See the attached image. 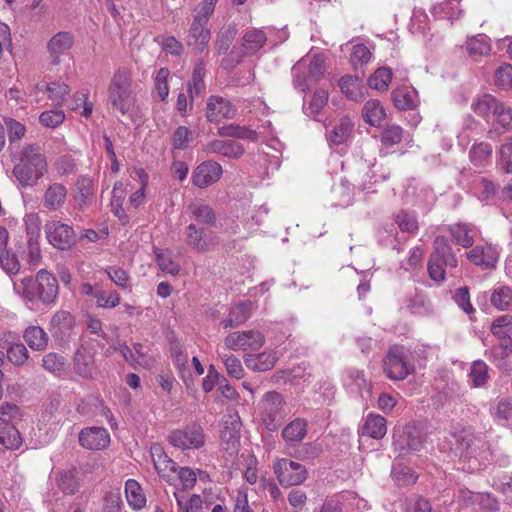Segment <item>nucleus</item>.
<instances>
[{
  "mask_svg": "<svg viewBox=\"0 0 512 512\" xmlns=\"http://www.w3.org/2000/svg\"><path fill=\"white\" fill-rule=\"evenodd\" d=\"M237 33L238 29L234 23L225 25L219 30L215 40V49L218 55L227 53Z\"/></svg>",
  "mask_w": 512,
  "mask_h": 512,
  "instance_id": "nucleus-40",
  "label": "nucleus"
},
{
  "mask_svg": "<svg viewBox=\"0 0 512 512\" xmlns=\"http://www.w3.org/2000/svg\"><path fill=\"white\" fill-rule=\"evenodd\" d=\"M466 51L472 57L488 56L491 52V45L485 35L472 36L467 39L465 44Z\"/></svg>",
  "mask_w": 512,
  "mask_h": 512,
  "instance_id": "nucleus-46",
  "label": "nucleus"
},
{
  "mask_svg": "<svg viewBox=\"0 0 512 512\" xmlns=\"http://www.w3.org/2000/svg\"><path fill=\"white\" fill-rule=\"evenodd\" d=\"M58 489L65 495H75L80 490V480L73 470H59L55 474Z\"/></svg>",
  "mask_w": 512,
  "mask_h": 512,
  "instance_id": "nucleus-27",
  "label": "nucleus"
},
{
  "mask_svg": "<svg viewBox=\"0 0 512 512\" xmlns=\"http://www.w3.org/2000/svg\"><path fill=\"white\" fill-rule=\"evenodd\" d=\"M205 433L198 424L187 425L183 429L173 430L168 436V442L182 450L199 449L205 444Z\"/></svg>",
  "mask_w": 512,
  "mask_h": 512,
  "instance_id": "nucleus-6",
  "label": "nucleus"
},
{
  "mask_svg": "<svg viewBox=\"0 0 512 512\" xmlns=\"http://www.w3.org/2000/svg\"><path fill=\"white\" fill-rule=\"evenodd\" d=\"M205 67L203 61L197 63L194 67L192 78L188 83V92L191 100L194 96L202 95L205 91L204 83Z\"/></svg>",
  "mask_w": 512,
  "mask_h": 512,
  "instance_id": "nucleus-47",
  "label": "nucleus"
},
{
  "mask_svg": "<svg viewBox=\"0 0 512 512\" xmlns=\"http://www.w3.org/2000/svg\"><path fill=\"white\" fill-rule=\"evenodd\" d=\"M151 455L154 467L160 475L165 476L168 472L175 471L176 463L164 453L159 445L151 447Z\"/></svg>",
  "mask_w": 512,
  "mask_h": 512,
  "instance_id": "nucleus-42",
  "label": "nucleus"
},
{
  "mask_svg": "<svg viewBox=\"0 0 512 512\" xmlns=\"http://www.w3.org/2000/svg\"><path fill=\"white\" fill-rule=\"evenodd\" d=\"M431 257L443 261L449 267L455 268L458 265L457 258L452 251L449 241L444 236H437L433 242V251Z\"/></svg>",
  "mask_w": 512,
  "mask_h": 512,
  "instance_id": "nucleus-25",
  "label": "nucleus"
},
{
  "mask_svg": "<svg viewBox=\"0 0 512 512\" xmlns=\"http://www.w3.org/2000/svg\"><path fill=\"white\" fill-rule=\"evenodd\" d=\"M404 131L401 126L388 124L383 127L380 135V141L385 147H392L402 141Z\"/></svg>",
  "mask_w": 512,
  "mask_h": 512,
  "instance_id": "nucleus-51",
  "label": "nucleus"
},
{
  "mask_svg": "<svg viewBox=\"0 0 512 512\" xmlns=\"http://www.w3.org/2000/svg\"><path fill=\"white\" fill-rule=\"evenodd\" d=\"M125 493L128 504L138 510L145 506L146 498L142 493V488L134 479H129L125 484Z\"/></svg>",
  "mask_w": 512,
  "mask_h": 512,
  "instance_id": "nucleus-43",
  "label": "nucleus"
},
{
  "mask_svg": "<svg viewBox=\"0 0 512 512\" xmlns=\"http://www.w3.org/2000/svg\"><path fill=\"white\" fill-rule=\"evenodd\" d=\"M492 155V146L485 142L474 144L470 151L469 157L475 166H482Z\"/></svg>",
  "mask_w": 512,
  "mask_h": 512,
  "instance_id": "nucleus-54",
  "label": "nucleus"
},
{
  "mask_svg": "<svg viewBox=\"0 0 512 512\" xmlns=\"http://www.w3.org/2000/svg\"><path fill=\"white\" fill-rule=\"evenodd\" d=\"M45 232L49 243L60 250L68 249L76 243L74 229L60 221L47 223Z\"/></svg>",
  "mask_w": 512,
  "mask_h": 512,
  "instance_id": "nucleus-11",
  "label": "nucleus"
},
{
  "mask_svg": "<svg viewBox=\"0 0 512 512\" xmlns=\"http://www.w3.org/2000/svg\"><path fill=\"white\" fill-rule=\"evenodd\" d=\"M236 115V108L232 103L221 96L209 97L206 107V118L209 122L218 123L222 119H232Z\"/></svg>",
  "mask_w": 512,
  "mask_h": 512,
  "instance_id": "nucleus-14",
  "label": "nucleus"
},
{
  "mask_svg": "<svg viewBox=\"0 0 512 512\" xmlns=\"http://www.w3.org/2000/svg\"><path fill=\"white\" fill-rule=\"evenodd\" d=\"M328 102V92L324 89H318L314 92L312 100L307 108L311 116L318 115Z\"/></svg>",
  "mask_w": 512,
  "mask_h": 512,
  "instance_id": "nucleus-63",
  "label": "nucleus"
},
{
  "mask_svg": "<svg viewBox=\"0 0 512 512\" xmlns=\"http://www.w3.org/2000/svg\"><path fill=\"white\" fill-rule=\"evenodd\" d=\"M352 123L349 118H341L339 123L333 128L331 132V140L335 144H341L347 140L351 131Z\"/></svg>",
  "mask_w": 512,
  "mask_h": 512,
  "instance_id": "nucleus-59",
  "label": "nucleus"
},
{
  "mask_svg": "<svg viewBox=\"0 0 512 512\" xmlns=\"http://www.w3.org/2000/svg\"><path fill=\"white\" fill-rule=\"evenodd\" d=\"M217 135L220 137H230L251 141H255L258 138V133L255 130H252L247 126H241L235 123L219 127L217 130Z\"/></svg>",
  "mask_w": 512,
  "mask_h": 512,
  "instance_id": "nucleus-35",
  "label": "nucleus"
},
{
  "mask_svg": "<svg viewBox=\"0 0 512 512\" xmlns=\"http://www.w3.org/2000/svg\"><path fill=\"white\" fill-rule=\"evenodd\" d=\"M207 153L219 154L230 159L240 158L244 152V146L235 140H219L210 141L205 146Z\"/></svg>",
  "mask_w": 512,
  "mask_h": 512,
  "instance_id": "nucleus-18",
  "label": "nucleus"
},
{
  "mask_svg": "<svg viewBox=\"0 0 512 512\" xmlns=\"http://www.w3.org/2000/svg\"><path fill=\"white\" fill-rule=\"evenodd\" d=\"M471 263L482 269H493L498 261V252L491 245L476 246L467 253Z\"/></svg>",
  "mask_w": 512,
  "mask_h": 512,
  "instance_id": "nucleus-17",
  "label": "nucleus"
},
{
  "mask_svg": "<svg viewBox=\"0 0 512 512\" xmlns=\"http://www.w3.org/2000/svg\"><path fill=\"white\" fill-rule=\"evenodd\" d=\"M416 90L413 87H399L392 91L391 98L398 110L414 109L417 106Z\"/></svg>",
  "mask_w": 512,
  "mask_h": 512,
  "instance_id": "nucleus-31",
  "label": "nucleus"
},
{
  "mask_svg": "<svg viewBox=\"0 0 512 512\" xmlns=\"http://www.w3.org/2000/svg\"><path fill=\"white\" fill-rule=\"evenodd\" d=\"M222 166L208 160L200 163L192 173V183L198 188H206L216 183L222 175Z\"/></svg>",
  "mask_w": 512,
  "mask_h": 512,
  "instance_id": "nucleus-12",
  "label": "nucleus"
},
{
  "mask_svg": "<svg viewBox=\"0 0 512 512\" xmlns=\"http://www.w3.org/2000/svg\"><path fill=\"white\" fill-rule=\"evenodd\" d=\"M341 91L345 96L355 102H360L364 99L365 87L362 85V80L357 76L346 75L339 81Z\"/></svg>",
  "mask_w": 512,
  "mask_h": 512,
  "instance_id": "nucleus-30",
  "label": "nucleus"
},
{
  "mask_svg": "<svg viewBox=\"0 0 512 512\" xmlns=\"http://www.w3.org/2000/svg\"><path fill=\"white\" fill-rule=\"evenodd\" d=\"M75 373L82 378H91L95 370V359L93 353L85 348L78 349L74 355Z\"/></svg>",
  "mask_w": 512,
  "mask_h": 512,
  "instance_id": "nucleus-24",
  "label": "nucleus"
},
{
  "mask_svg": "<svg viewBox=\"0 0 512 512\" xmlns=\"http://www.w3.org/2000/svg\"><path fill=\"white\" fill-rule=\"evenodd\" d=\"M469 376L474 387H483L489 379L488 366L482 360H476L472 363Z\"/></svg>",
  "mask_w": 512,
  "mask_h": 512,
  "instance_id": "nucleus-53",
  "label": "nucleus"
},
{
  "mask_svg": "<svg viewBox=\"0 0 512 512\" xmlns=\"http://www.w3.org/2000/svg\"><path fill=\"white\" fill-rule=\"evenodd\" d=\"M391 79V70L386 67H380L368 78V85L378 91H386Z\"/></svg>",
  "mask_w": 512,
  "mask_h": 512,
  "instance_id": "nucleus-52",
  "label": "nucleus"
},
{
  "mask_svg": "<svg viewBox=\"0 0 512 512\" xmlns=\"http://www.w3.org/2000/svg\"><path fill=\"white\" fill-rule=\"evenodd\" d=\"M362 116L366 123L376 127L386 118V113L379 100L371 99L364 104Z\"/></svg>",
  "mask_w": 512,
  "mask_h": 512,
  "instance_id": "nucleus-38",
  "label": "nucleus"
},
{
  "mask_svg": "<svg viewBox=\"0 0 512 512\" xmlns=\"http://www.w3.org/2000/svg\"><path fill=\"white\" fill-rule=\"evenodd\" d=\"M252 309L251 301L239 302L230 309L228 316L220 324L224 329L238 327L250 318Z\"/></svg>",
  "mask_w": 512,
  "mask_h": 512,
  "instance_id": "nucleus-19",
  "label": "nucleus"
},
{
  "mask_svg": "<svg viewBox=\"0 0 512 512\" xmlns=\"http://www.w3.org/2000/svg\"><path fill=\"white\" fill-rule=\"evenodd\" d=\"M512 130V108L500 102L494 113L492 127L487 132V138L494 140L497 136Z\"/></svg>",
  "mask_w": 512,
  "mask_h": 512,
  "instance_id": "nucleus-16",
  "label": "nucleus"
},
{
  "mask_svg": "<svg viewBox=\"0 0 512 512\" xmlns=\"http://www.w3.org/2000/svg\"><path fill=\"white\" fill-rule=\"evenodd\" d=\"M219 0H202L195 9L193 21L207 24L210 16L213 14L215 6Z\"/></svg>",
  "mask_w": 512,
  "mask_h": 512,
  "instance_id": "nucleus-61",
  "label": "nucleus"
},
{
  "mask_svg": "<svg viewBox=\"0 0 512 512\" xmlns=\"http://www.w3.org/2000/svg\"><path fill=\"white\" fill-rule=\"evenodd\" d=\"M393 221L402 233L416 235L419 231L417 215L413 211L401 209L393 215Z\"/></svg>",
  "mask_w": 512,
  "mask_h": 512,
  "instance_id": "nucleus-32",
  "label": "nucleus"
},
{
  "mask_svg": "<svg viewBox=\"0 0 512 512\" xmlns=\"http://www.w3.org/2000/svg\"><path fill=\"white\" fill-rule=\"evenodd\" d=\"M406 512H432V505L421 495L409 497L406 502Z\"/></svg>",
  "mask_w": 512,
  "mask_h": 512,
  "instance_id": "nucleus-64",
  "label": "nucleus"
},
{
  "mask_svg": "<svg viewBox=\"0 0 512 512\" xmlns=\"http://www.w3.org/2000/svg\"><path fill=\"white\" fill-rule=\"evenodd\" d=\"M277 357L272 353L262 352L257 355H246L245 365L253 371H268L274 367Z\"/></svg>",
  "mask_w": 512,
  "mask_h": 512,
  "instance_id": "nucleus-37",
  "label": "nucleus"
},
{
  "mask_svg": "<svg viewBox=\"0 0 512 512\" xmlns=\"http://www.w3.org/2000/svg\"><path fill=\"white\" fill-rule=\"evenodd\" d=\"M79 443L89 450H102L109 445L110 435L103 427L84 428L79 433Z\"/></svg>",
  "mask_w": 512,
  "mask_h": 512,
  "instance_id": "nucleus-15",
  "label": "nucleus"
},
{
  "mask_svg": "<svg viewBox=\"0 0 512 512\" xmlns=\"http://www.w3.org/2000/svg\"><path fill=\"white\" fill-rule=\"evenodd\" d=\"M108 102L122 115L133 109L135 96L132 91V74L127 67L114 72L108 86Z\"/></svg>",
  "mask_w": 512,
  "mask_h": 512,
  "instance_id": "nucleus-3",
  "label": "nucleus"
},
{
  "mask_svg": "<svg viewBox=\"0 0 512 512\" xmlns=\"http://www.w3.org/2000/svg\"><path fill=\"white\" fill-rule=\"evenodd\" d=\"M241 426L242 423L238 416H228L223 421L221 440L235 448L239 442Z\"/></svg>",
  "mask_w": 512,
  "mask_h": 512,
  "instance_id": "nucleus-36",
  "label": "nucleus"
},
{
  "mask_svg": "<svg viewBox=\"0 0 512 512\" xmlns=\"http://www.w3.org/2000/svg\"><path fill=\"white\" fill-rule=\"evenodd\" d=\"M266 33L257 28H252L244 32L239 47L234 46L231 54L237 53L239 57H245L255 54L266 43Z\"/></svg>",
  "mask_w": 512,
  "mask_h": 512,
  "instance_id": "nucleus-13",
  "label": "nucleus"
},
{
  "mask_svg": "<svg viewBox=\"0 0 512 512\" xmlns=\"http://www.w3.org/2000/svg\"><path fill=\"white\" fill-rule=\"evenodd\" d=\"M363 430L370 437L381 439L387 432L386 419L380 415H369L364 423Z\"/></svg>",
  "mask_w": 512,
  "mask_h": 512,
  "instance_id": "nucleus-44",
  "label": "nucleus"
},
{
  "mask_svg": "<svg viewBox=\"0 0 512 512\" xmlns=\"http://www.w3.org/2000/svg\"><path fill=\"white\" fill-rule=\"evenodd\" d=\"M427 439L424 427L416 422L408 423L394 431L393 446L400 455L408 452L420 451Z\"/></svg>",
  "mask_w": 512,
  "mask_h": 512,
  "instance_id": "nucleus-4",
  "label": "nucleus"
},
{
  "mask_svg": "<svg viewBox=\"0 0 512 512\" xmlns=\"http://www.w3.org/2000/svg\"><path fill=\"white\" fill-rule=\"evenodd\" d=\"M453 300L456 302L458 307L462 309L467 315H469L470 319L475 314V309L470 301V293L468 287H459L455 289L453 293Z\"/></svg>",
  "mask_w": 512,
  "mask_h": 512,
  "instance_id": "nucleus-55",
  "label": "nucleus"
},
{
  "mask_svg": "<svg viewBox=\"0 0 512 512\" xmlns=\"http://www.w3.org/2000/svg\"><path fill=\"white\" fill-rule=\"evenodd\" d=\"M93 198V181L87 176L78 177L75 184L74 199L80 209L86 207Z\"/></svg>",
  "mask_w": 512,
  "mask_h": 512,
  "instance_id": "nucleus-34",
  "label": "nucleus"
},
{
  "mask_svg": "<svg viewBox=\"0 0 512 512\" xmlns=\"http://www.w3.org/2000/svg\"><path fill=\"white\" fill-rule=\"evenodd\" d=\"M75 325L73 315L68 311H57L50 321V331L55 337H64L70 333Z\"/></svg>",
  "mask_w": 512,
  "mask_h": 512,
  "instance_id": "nucleus-26",
  "label": "nucleus"
},
{
  "mask_svg": "<svg viewBox=\"0 0 512 512\" xmlns=\"http://www.w3.org/2000/svg\"><path fill=\"white\" fill-rule=\"evenodd\" d=\"M74 42L73 35L70 32H58L48 42L47 48L52 55V63L58 65L60 63L59 55L69 50Z\"/></svg>",
  "mask_w": 512,
  "mask_h": 512,
  "instance_id": "nucleus-23",
  "label": "nucleus"
},
{
  "mask_svg": "<svg viewBox=\"0 0 512 512\" xmlns=\"http://www.w3.org/2000/svg\"><path fill=\"white\" fill-rule=\"evenodd\" d=\"M273 470L280 485L284 487L300 485L307 478L305 466L286 458L278 460Z\"/></svg>",
  "mask_w": 512,
  "mask_h": 512,
  "instance_id": "nucleus-7",
  "label": "nucleus"
},
{
  "mask_svg": "<svg viewBox=\"0 0 512 512\" xmlns=\"http://www.w3.org/2000/svg\"><path fill=\"white\" fill-rule=\"evenodd\" d=\"M26 225V233L28 236V243L31 249V253L34 254V250L36 251V256H40V250L37 246V239L40 236V221L35 215H28L25 219Z\"/></svg>",
  "mask_w": 512,
  "mask_h": 512,
  "instance_id": "nucleus-49",
  "label": "nucleus"
},
{
  "mask_svg": "<svg viewBox=\"0 0 512 512\" xmlns=\"http://www.w3.org/2000/svg\"><path fill=\"white\" fill-rule=\"evenodd\" d=\"M0 265L10 276L18 274L21 268L17 256L8 250L0 255Z\"/></svg>",
  "mask_w": 512,
  "mask_h": 512,
  "instance_id": "nucleus-62",
  "label": "nucleus"
},
{
  "mask_svg": "<svg viewBox=\"0 0 512 512\" xmlns=\"http://www.w3.org/2000/svg\"><path fill=\"white\" fill-rule=\"evenodd\" d=\"M23 339L34 351H44L48 346L49 337L40 326H29L23 333Z\"/></svg>",
  "mask_w": 512,
  "mask_h": 512,
  "instance_id": "nucleus-33",
  "label": "nucleus"
},
{
  "mask_svg": "<svg viewBox=\"0 0 512 512\" xmlns=\"http://www.w3.org/2000/svg\"><path fill=\"white\" fill-rule=\"evenodd\" d=\"M494 82L502 90L512 88V65L505 63L499 66L495 71Z\"/></svg>",
  "mask_w": 512,
  "mask_h": 512,
  "instance_id": "nucleus-58",
  "label": "nucleus"
},
{
  "mask_svg": "<svg viewBox=\"0 0 512 512\" xmlns=\"http://www.w3.org/2000/svg\"><path fill=\"white\" fill-rule=\"evenodd\" d=\"M0 444L7 449H18L22 445L18 429L9 424H0Z\"/></svg>",
  "mask_w": 512,
  "mask_h": 512,
  "instance_id": "nucleus-45",
  "label": "nucleus"
},
{
  "mask_svg": "<svg viewBox=\"0 0 512 512\" xmlns=\"http://www.w3.org/2000/svg\"><path fill=\"white\" fill-rule=\"evenodd\" d=\"M17 163L13 168V175L23 187H32L47 172L46 156L37 144L25 145L17 156Z\"/></svg>",
  "mask_w": 512,
  "mask_h": 512,
  "instance_id": "nucleus-2",
  "label": "nucleus"
},
{
  "mask_svg": "<svg viewBox=\"0 0 512 512\" xmlns=\"http://www.w3.org/2000/svg\"><path fill=\"white\" fill-rule=\"evenodd\" d=\"M407 352L403 345L389 347L383 359V371L390 380L401 381L413 373L414 366L408 361Z\"/></svg>",
  "mask_w": 512,
  "mask_h": 512,
  "instance_id": "nucleus-5",
  "label": "nucleus"
},
{
  "mask_svg": "<svg viewBox=\"0 0 512 512\" xmlns=\"http://www.w3.org/2000/svg\"><path fill=\"white\" fill-rule=\"evenodd\" d=\"M500 102L501 101L496 99L494 96L490 94H484L473 101L471 108L473 112L478 116L488 118L490 115L494 116V113L497 111Z\"/></svg>",
  "mask_w": 512,
  "mask_h": 512,
  "instance_id": "nucleus-39",
  "label": "nucleus"
},
{
  "mask_svg": "<svg viewBox=\"0 0 512 512\" xmlns=\"http://www.w3.org/2000/svg\"><path fill=\"white\" fill-rule=\"evenodd\" d=\"M187 212L190 214L191 219L197 223L214 227L217 223V216L211 206L203 202L190 203L187 206Z\"/></svg>",
  "mask_w": 512,
  "mask_h": 512,
  "instance_id": "nucleus-21",
  "label": "nucleus"
},
{
  "mask_svg": "<svg viewBox=\"0 0 512 512\" xmlns=\"http://www.w3.org/2000/svg\"><path fill=\"white\" fill-rule=\"evenodd\" d=\"M13 289L26 303L50 305L57 299L59 285L53 274L41 269L35 277H24L19 282H13Z\"/></svg>",
  "mask_w": 512,
  "mask_h": 512,
  "instance_id": "nucleus-1",
  "label": "nucleus"
},
{
  "mask_svg": "<svg viewBox=\"0 0 512 512\" xmlns=\"http://www.w3.org/2000/svg\"><path fill=\"white\" fill-rule=\"evenodd\" d=\"M499 166L506 174H512V137L506 138L499 149Z\"/></svg>",
  "mask_w": 512,
  "mask_h": 512,
  "instance_id": "nucleus-56",
  "label": "nucleus"
},
{
  "mask_svg": "<svg viewBox=\"0 0 512 512\" xmlns=\"http://www.w3.org/2000/svg\"><path fill=\"white\" fill-rule=\"evenodd\" d=\"M457 442L464 450L460 455V461L464 462L462 469L475 471L480 469V462L477 458V450L483 448L485 443L476 438L472 433L462 432L457 436Z\"/></svg>",
  "mask_w": 512,
  "mask_h": 512,
  "instance_id": "nucleus-8",
  "label": "nucleus"
},
{
  "mask_svg": "<svg viewBox=\"0 0 512 512\" xmlns=\"http://www.w3.org/2000/svg\"><path fill=\"white\" fill-rule=\"evenodd\" d=\"M307 434V423L304 419L296 418L282 430V437L288 443L300 442Z\"/></svg>",
  "mask_w": 512,
  "mask_h": 512,
  "instance_id": "nucleus-41",
  "label": "nucleus"
},
{
  "mask_svg": "<svg viewBox=\"0 0 512 512\" xmlns=\"http://www.w3.org/2000/svg\"><path fill=\"white\" fill-rule=\"evenodd\" d=\"M48 97L52 102L58 106L61 105L65 96L70 92V88L63 82H53L45 87Z\"/></svg>",
  "mask_w": 512,
  "mask_h": 512,
  "instance_id": "nucleus-57",
  "label": "nucleus"
},
{
  "mask_svg": "<svg viewBox=\"0 0 512 512\" xmlns=\"http://www.w3.org/2000/svg\"><path fill=\"white\" fill-rule=\"evenodd\" d=\"M284 404L283 397L280 393L276 391H270L265 394V398L263 400V418L267 427L270 428V422L275 420V417L280 413Z\"/></svg>",
  "mask_w": 512,
  "mask_h": 512,
  "instance_id": "nucleus-29",
  "label": "nucleus"
},
{
  "mask_svg": "<svg viewBox=\"0 0 512 512\" xmlns=\"http://www.w3.org/2000/svg\"><path fill=\"white\" fill-rule=\"evenodd\" d=\"M42 367L46 371L59 376L65 371L66 359L59 353L49 352L42 358Z\"/></svg>",
  "mask_w": 512,
  "mask_h": 512,
  "instance_id": "nucleus-50",
  "label": "nucleus"
},
{
  "mask_svg": "<svg viewBox=\"0 0 512 512\" xmlns=\"http://www.w3.org/2000/svg\"><path fill=\"white\" fill-rule=\"evenodd\" d=\"M66 198L67 188L61 183H52L44 192L42 204L46 209L56 211L62 208Z\"/></svg>",
  "mask_w": 512,
  "mask_h": 512,
  "instance_id": "nucleus-20",
  "label": "nucleus"
},
{
  "mask_svg": "<svg viewBox=\"0 0 512 512\" xmlns=\"http://www.w3.org/2000/svg\"><path fill=\"white\" fill-rule=\"evenodd\" d=\"M490 301L498 310H512V289L507 286L495 289L491 294Z\"/></svg>",
  "mask_w": 512,
  "mask_h": 512,
  "instance_id": "nucleus-48",
  "label": "nucleus"
},
{
  "mask_svg": "<svg viewBox=\"0 0 512 512\" xmlns=\"http://www.w3.org/2000/svg\"><path fill=\"white\" fill-rule=\"evenodd\" d=\"M205 25L193 21L188 31L187 44L196 47L200 52L206 49L211 38V32Z\"/></svg>",
  "mask_w": 512,
  "mask_h": 512,
  "instance_id": "nucleus-28",
  "label": "nucleus"
},
{
  "mask_svg": "<svg viewBox=\"0 0 512 512\" xmlns=\"http://www.w3.org/2000/svg\"><path fill=\"white\" fill-rule=\"evenodd\" d=\"M186 242L197 252L203 253L210 249L211 240L204 228L191 223L186 227Z\"/></svg>",
  "mask_w": 512,
  "mask_h": 512,
  "instance_id": "nucleus-22",
  "label": "nucleus"
},
{
  "mask_svg": "<svg viewBox=\"0 0 512 512\" xmlns=\"http://www.w3.org/2000/svg\"><path fill=\"white\" fill-rule=\"evenodd\" d=\"M0 348L6 351L7 359L16 367H22L29 360V352L26 346L20 341L17 333L12 331L3 332L0 338Z\"/></svg>",
  "mask_w": 512,
  "mask_h": 512,
  "instance_id": "nucleus-10",
  "label": "nucleus"
},
{
  "mask_svg": "<svg viewBox=\"0 0 512 512\" xmlns=\"http://www.w3.org/2000/svg\"><path fill=\"white\" fill-rule=\"evenodd\" d=\"M449 231L454 240L456 241V243L461 245L463 248H469L473 245V237L470 236L469 230L466 225H452L450 226Z\"/></svg>",
  "mask_w": 512,
  "mask_h": 512,
  "instance_id": "nucleus-60",
  "label": "nucleus"
},
{
  "mask_svg": "<svg viewBox=\"0 0 512 512\" xmlns=\"http://www.w3.org/2000/svg\"><path fill=\"white\" fill-rule=\"evenodd\" d=\"M265 342L263 334L256 330L238 331L230 333L224 339V345L227 349L238 350H258Z\"/></svg>",
  "mask_w": 512,
  "mask_h": 512,
  "instance_id": "nucleus-9",
  "label": "nucleus"
}]
</instances>
